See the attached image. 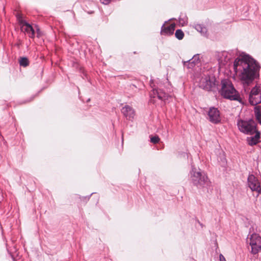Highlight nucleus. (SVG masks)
<instances>
[{
    "mask_svg": "<svg viewBox=\"0 0 261 261\" xmlns=\"http://www.w3.org/2000/svg\"><path fill=\"white\" fill-rule=\"evenodd\" d=\"M179 23L181 26L186 25L188 23V17L183 14H181L179 17Z\"/></svg>",
    "mask_w": 261,
    "mask_h": 261,
    "instance_id": "19",
    "label": "nucleus"
},
{
    "mask_svg": "<svg viewBox=\"0 0 261 261\" xmlns=\"http://www.w3.org/2000/svg\"><path fill=\"white\" fill-rule=\"evenodd\" d=\"M255 136L253 137H248L247 138V142L250 146L256 145L260 139V133L257 130L254 133Z\"/></svg>",
    "mask_w": 261,
    "mask_h": 261,
    "instance_id": "15",
    "label": "nucleus"
},
{
    "mask_svg": "<svg viewBox=\"0 0 261 261\" xmlns=\"http://www.w3.org/2000/svg\"><path fill=\"white\" fill-rule=\"evenodd\" d=\"M237 125L240 132L248 135L254 134L257 130L256 123L252 119L249 120H239Z\"/></svg>",
    "mask_w": 261,
    "mask_h": 261,
    "instance_id": "4",
    "label": "nucleus"
},
{
    "mask_svg": "<svg viewBox=\"0 0 261 261\" xmlns=\"http://www.w3.org/2000/svg\"><path fill=\"white\" fill-rule=\"evenodd\" d=\"M159 141H160V138L157 136L152 137L150 138L151 142L153 144H156V143H158L159 142Z\"/></svg>",
    "mask_w": 261,
    "mask_h": 261,
    "instance_id": "22",
    "label": "nucleus"
},
{
    "mask_svg": "<svg viewBox=\"0 0 261 261\" xmlns=\"http://www.w3.org/2000/svg\"><path fill=\"white\" fill-rule=\"evenodd\" d=\"M199 55L197 54L187 61L182 60V62L185 67L191 69L193 68L199 62Z\"/></svg>",
    "mask_w": 261,
    "mask_h": 261,
    "instance_id": "13",
    "label": "nucleus"
},
{
    "mask_svg": "<svg viewBox=\"0 0 261 261\" xmlns=\"http://www.w3.org/2000/svg\"><path fill=\"white\" fill-rule=\"evenodd\" d=\"M175 36L178 40H181L184 37V33L181 30H177L175 33Z\"/></svg>",
    "mask_w": 261,
    "mask_h": 261,
    "instance_id": "21",
    "label": "nucleus"
},
{
    "mask_svg": "<svg viewBox=\"0 0 261 261\" xmlns=\"http://www.w3.org/2000/svg\"><path fill=\"white\" fill-rule=\"evenodd\" d=\"M174 30L175 25L174 24H171L167 27H166L164 24L161 28V34L169 36L173 34Z\"/></svg>",
    "mask_w": 261,
    "mask_h": 261,
    "instance_id": "14",
    "label": "nucleus"
},
{
    "mask_svg": "<svg viewBox=\"0 0 261 261\" xmlns=\"http://www.w3.org/2000/svg\"><path fill=\"white\" fill-rule=\"evenodd\" d=\"M233 69L238 74L245 91L249 92V86L252 85L255 79L259 75V65L250 56L242 54L240 57L235 59Z\"/></svg>",
    "mask_w": 261,
    "mask_h": 261,
    "instance_id": "1",
    "label": "nucleus"
},
{
    "mask_svg": "<svg viewBox=\"0 0 261 261\" xmlns=\"http://www.w3.org/2000/svg\"><path fill=\"white\" fill-rule=\"evenodd\" d=\"M247 180L248 187L252 191L256 192L258 195L261 193L260 183L254 175H249Z\"/></svg>",
    "mask_w": 261,
    "mask_h": 261,
    "instance_id": "9",
    "label": "nucleus"
},
{
    "mask_svg": "<svg viewBox=\"0 0 261 261\" xmlns=\"http://www.w3.org/2000/svg\"><path fill=\"white\" fill-rule=\"evenodd\" d=\"M24 25L26 27L25 29V32L29 34V37L33 38L35 37V30L32 26L27 22H24Z\"/></svg>",
    "mask_w": 261,
    "mask_h": 261,
    "instance_id": "17",
    "label": "nucleus"
},
{
    "mask_svg": "<svg viewBox=\"0 0 261 261\" xmlns=\"http://www.w3.org/2000/svg\"><path fill=\"white\" fill-rule=\"evenodd\" d=\"M189 176L191 182L198 189L210 186L211 182L206 174L199 168L192 166Z\"/></svg>",
    "mask_w": 261,
    "mask_h": 261,
    "instance_id": "2",
    "label": "nucleus"
},
{
    "mask_svg": "<svg viewBox=\"0 0 261 261\" xmlns=\"http://www.w3.org/2000/svg\"><path fill=\"white\" fill-rule=\"evenodd\" d=\"M94 194V193H92V194H91V195H89V196H87V197H82V200H83V199H86V200H89V199H90V198L92 194Z\"/></svg>",
    "mask_w": 261,
    "mask_h": 261,
    "instance_id": "25",
    "label": "nucleus"
},
{
    "mask_svg": "<svg viewBox=\"0 0 261 261\" xmlns=\"http://www.w3.org/2000/svg\"><path fill=\"white\" fill-rule=\"evenodd\" d=\"M249 101L252 106L261 102V87L256 86L251 89L249 95Z\"/></svg>",
    "mask_w": 261,
    "mask_h": 261,
    "instance_id": "7",
    "label": "nucleus"
},
{
    "mask_svg": "<svg viewBox=\"0 0 261 261\" xmlns=\"http://www.w3.org/2000/svg\"><path fill=\"white\" fill-rule=\"evenodd\" d=\"M90 100V99L89 98L88 100H87V102L89 101Z\"/></svg>",
    "mask_w": 261,
    "mask_h": 261,
    "instance_id": "28",
    "label": "nucleus"
},
{
    "mask_svg": "<svg viewBox=\"0 0 261 261\" xmlns=\"http://www.w3.org/2000/svg\"><path fill=\"white\" fill-rule=\"evenodd\" d=\"M254 114L256 120L261 124V112L258 107L254 108Z\"/></svg>",
    "mask_w": 261,
    "mask_h": 261,
    "instance_id": "18",
    "label": "nucleus"
},
{
    "mask_svg": "<svg viewBox=\"0 0 261 261\" xmlns=\"http://www.w3.org/2000/svg\"><path fill=\"white\" fill-rule=\"evenodd\" d=\"M150 86L152 88V90L150 93V96L151 101H153L152 98L155 97H157L159 99L162 101H165L168 99L169 96L168 95L158 87H156L153 82L150 83Z\"/></svg>",
    "mask_w": 261,
    "mask_h": 261,
    "instance_id": "6",
    "label": "nucleus"
},
{
    "mask_svg": "<svg viewBox=\"0 0 261 261\" xmlns=\"http://www.w3.org/2000/svg\"><path fill=\"white\" fill-rule=\"evenodd\" d=\"M219 260L220 261H226V259H225L224 256L222 254H220L219 255Z\"/></svg>",
    "mask_w": 261,
    "mask_h": 261,
    "instance_id": "24",
    "label": "nucleus"
},
{
    "mask_svg": "<svg viewBox=\"0 0 261 261\" xmlns=\"http://www.w3.org/2000/svg\"><path fill=\"white\" fill-rule=\"evenodd\" d=\"M208 118L210 122L217 124L220 122V112L217 108L211 107L207 112Z\"/></svg>",
    "mask_w": 261,
    "mask_h": 261,
    "instance_id": "11",
    "label": "nucleus"
},
{
    "mask_svg": "<svg viewBox=\"0 0 261 261\" xmlns=\"http://www.w3.org/2000/svg\"><path fill=\"white\" fill-rule=\"evenodd\" d=\"M215 77L213 75L204 74L199 82V87L206 91H211L215 85Z\"/></svg>",
    "mask_w": 261,
    "mask_h": 261,
    "instance_id": "5",
    "label": "nucleus"
},
{
    "mask_svg": "<svg viewBox=\"0 0 261 261\" xmlns=\"http://www.w3.org/2000/svg\"><path fill=\"white\" fill-rule=\"evenodd\" d=\"M34 96H32V97H31V98L29 100H27L24 102H30V101H32L34 99Z\"/></svg>",
    "mask_w": 261,
    "mask_h": 261,
    "instance_id": "26",
    "label": "nucleus"
},
{
    "mask_svg": "<svg viewBox=\"0 0 261 261\" xmlns=\"http://www.w3.org/2000/svg\"><path fill=\"white\" fill-rule=\"evenodd\" d=\"M198 223L199 224V225L201 226H203V224L202 223H201L199 221H198Z\"/></svg>",
    "mask_w": 261,
    "mask_h": 261,
    "instance_id": "27",
    "label": "nucleus"
},
{
    "mask_svg": "<svg viewBox=\"0 0 261 261\" xmlns=\"http://www.w3.org/2000/svg\"><path fill=\"white\" fill-rule=\"evenodd\" d=\"M249 244L251 247V252L256 254L261 250V237L256 233L251 235L249 240Z\"/></svg>",
    "mask_w": 261,
    "mask_h": 261,
    "instance_id": "8",
    "label": "nucleus"
},
{
    "mask_svg": "<svg viewBox=\"0 0 261 261\" xmlns=\"http://www.w3.org/2000/svg\"><path fill=\"white\" fill-rule=\"evenodd\" d=\"M237 53V50H230L229 51H223L219 53L218 55V60L220 63L225 64L227 63Z\"/></svg>",
    "mask_w": 261,
    "mask_h": 261,
    "instance_id": "10",
    "label": "nucleus"
},
{
    "mask_svg": "<svg viewBox=\"0 0 261 261\" xmlns=\"http://www.w3.org/2000/svg\"><path fill=\"white\" fill-rule=\"evenodd\" d=\"M193 27L202 35L206 36L207 30V28L202 24H195Z\"/></svg>",
    "mask_w": 261,
    "mask_h": 261,
    "instance_id": "16",
    "label": "nucleus"
},
{
    "mask_svg": "<svg viewBox=\"0 0 261 261\" xmlns=\"http://www.w3.org/2000/svg\"><path fill=\"white\" fill-rule=\"evenodd\" d=\"M19 63L20 66L25 67L29 65V61L27 57H21L19 59Z\"/></svg>",
    "mask_w": 261,
    "mask_h": 261,
    "instance_id": "20",
    "label": "nucleus"
},
{
    "mask_svg": "<svg viewBox=\"0 0 261 261\" xmlns=\"http://www.w3.org/2000/svg\"><path fill=\"white\" fill-rule=\"evenodd\" d=\"M112 0H100L101 3L104 5L109 4Z\"/></svg>",
    "mask_w": 261,
    "mask_h": 261,
    "instance_id": "23",
    "label": "nucleus"
},
{
    "mask_svg": "<svg viewBox=\"0 0 261 261\" xmlns=\"http://www.w3.org/2000/svg\"><path fill=\"white\" fill-rule=\"evenodd\" d=\"M121 111L127 120L129 121L134 120L135 116V111L132 107L128 105H125L122 107Z\"/></svg>",
    "mask_w": 261,
    "mask_h": 261,
    "instance_id": "12",
    "label": "nucleus"
},
{
    "mask_svg": "<svg viewBox=\"0 0 261 261\" xmlns=\"http://www.w3.org/2000/svg\"><path fill=\"white\" fill-rule=\"evenodd\" d=\"M221 95L225 99L240 101L241 98L239 93L234 88L231 82L228 79L221 81Z\"/></svg>",
    "mask_w": 261,
    "mask_h": 261,
    "instance_id": "3",
    "label": "nucleus"
}]
</instances>
